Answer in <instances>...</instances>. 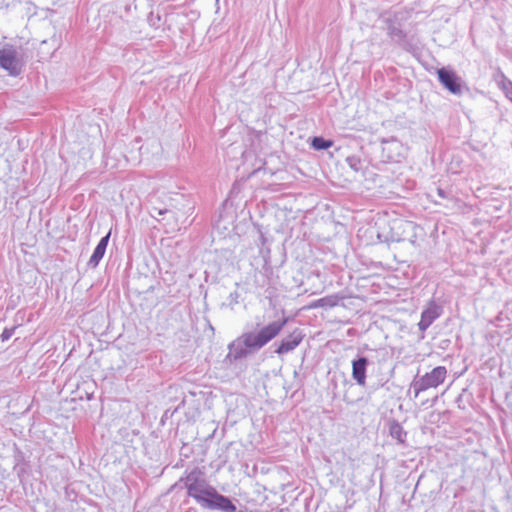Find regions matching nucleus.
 <instances>
[{
    "instance_id": "obj_5",
    "label": "nucleus",
    "mask_w": 512,
    "mask_h": 512,
    "mask_svg": "<svg viewBox=\"0 0 512 512\" xmlns=\"http://www.w3.org/2000/svg\"><path fill=\"white\" fill-rule=\"evenodd\" d=\"M304 334L300 329L293 330L285 339L277 346L275 352L278 355L286 354L294 350L304 339Z\"/></svg>"
},
{
    "instance_id": "obj_3",
    "label": "nucleus",
    "mask_w": 512,
    "mask_h": 512,
    "mask_svg": "<svg viewBox=\"0 0 512 512\" xmlns=\"http://www.w3.org/2000/svg\"><path fill=\"white\" fill-rule=\"evenodd\" d=\"M448 371L444 366H437L431 371L426 372L414 383L415 397L421 392L434 389L442 385L447 378Z\"/></svg>"
},
{
    "instance_id": "obj_6",
    "label": "nucleus",
    "mask_w": 512,
    "mask_h": 512,
    "mask_svg": "<svg viewBox=\"0 0 512 512\" xmlns=\"http://www.w3.org/2000/svg\"><path fill=\"white\" fill-rule=\"evenodd\" d=\"M437 75L440 83L451 93L459 94L461 92L459 78L453 71L446 68H440L437 70Z\"/></svg>"
},
{
    "instance_id": "obj_2",
    "label": "nucleus",
    "mask_w": 512,
    "mask_h": 512,
    "mask_svg": "<svg viewBox=\"0 0 512 512\" xmlns=\"http://www.w3.org/2000/svg\"><path fill=\"white\" fill-rule=\"evenodd\" d=\"M286 323L287 319L283 318L262 327L256 334L246 333L243 335V343L247 348L259 349L276 338L282 332Z\"/></svg>"
},
{
    "instance_id": "obj_1",
    "label": "nucleus",
    "mask_w": 512,
    "mask_h": 512,
    "mask_svg": "<svg viewBox=\"0 0 512 512\" xmlns=\"http://www.w3.org/2000/svg\"><path fill=\"white\" fill-rule=\"evenodd\" d=\"M200 472H191L186 477L188 496L192 497L201 506L209 509H219L223 512H236V506L229 498L217 492L205 479L200 477Z\"/></svg>"
},
{
    "instance_id": "obj_8",
    "label": "nucleus",
    "mask_w": 512,
    "mask_h": 512,
    "mask_svg": "<svg viewBox=\"0 0 512 512\" xmlns=\"http://www.w3.org/2000/svg\"><path fill=\"white\" fill-rule=\"evenodd\" d=\"M367 363H368V361L365 357H361L352 362V376H353V379L360 386H365V384H366Z\"/></svg>"
},
{
    "instance_id": "obj_7",
    "label": "nucleus",
    "mask_w": 512,
    "mask_h": 512,
    "mask_svg": "<svg viewBox=\"0 0 512 512\" xmlns=\"http://www.w3.org/2000/svg\"><path fill=\"white\" fill-rule=\"evenodd\" d=\"M440 314V307L434 302L429 303L421 314V319L418 323L419 329L421 331L428 329L430 325L440 316Z\"/></svg>"
},
{
    "instance_id": "obj_9",
    "label": "nucleus",
    "mask_w": 512,
    "mask_h": 512,
    "mask_svg": "<svg viewBox=\"0 0 512 512\" xmlns=\"http://www.w3.org/2000/svg\"><path fill=\"white\" fill-rule=\"evenodd\" d=\"M110 232L105 236L103 237L98 245L96 246L91 258H90V263L93 265V266H96L98 265L99 261L102 259V257L104 256L105 254V251H106V248H107V245H108V241H109V237H110Z\"/></svg>"
},
{
    "instance_id": "obj_12",
    "label": "nucleus",
    "mask_w": 512,
    "mask_h": 512,
    "mask_svg": "<svg viewBox=\"0 0 512 512\" xmlns=\"http://www.w3.org/2000/svg\"><path fill=\"white\" fill-rule=\"evenodd\" d=\"M392 436L395 437L401 443L405 442L406 433L399 425L395 427V430H392Z\"/></svg>"
},
{
    "instance_id": "obj_11",
    "label": "nucleus",
    "mask_w": 512,
    "mask_h": 512,
    "mask_svg": "<svg viewBox=\"0 0 512 512\" xmlns=\"http://www.w3.org/2000/svg\"><path fill=\"white\" fill-rule=\"evenodd\" d=\"M311 145L315 150H326L333 146V141L326 140L322 137H314Z\"/></svg>"
},
{
    "instance_id": "obj_4",
    "label": "nucleus",
    "mask_w": 512,
    "mask_h": 512,
    "mask_svg": "<svg viewBox=\"0 0 512 512\" xmlns=\"http://www.w3.org/2000/svg\"><path fill=\"white\" fill-rule=\"evenodd\" d=\"M0 67L7 70L12 75L19 73L20 64L15 49L12 47L0 49Z\"/></svg>"
},
{
    "instance_id": "obj_10",
    "label": "nucleus",
    "mask_w": 512,
    "mask_h": 512,
    "mask_svg": "<svg viewBox=\"0 0 512 512\" xmlns=\"http://www.w3.org/2000/svg\"><path fill=\"white\" fill-rule=\"evenodd\" d=\"M339 301V296L329 295L314 301L313 303L310 304L309 308L335 307L338 305Z\"/></svg>"
}]
</instances>
